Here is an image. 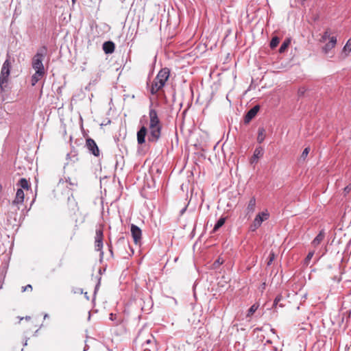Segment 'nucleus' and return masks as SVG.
Listing matches in <instances>:
<instances>
[{"label":"nucleus","mask_w":351,"mask_h":351,"mask_svg":"<svg viewBox=\"0 0 351 351\" xmlns=\"http://www.w3.org/2000/svg\"><path fill=\"white\" fill-rule=\"evenodd\" d=\"M169 70L167 68L162 69L158 72L156 77L154 79L150 88V93L152 95L156 94L164 87L166 82L169 77Z\"/></svg>","instance_id":"1"},{"label":"nucleus","mask_w":351,"mask_h":351,"mask_svg":"<svg viewBox=\"0 0 351 351\" xmlns=\"http://www.w3.org/2000/svg\"><path fill=\"white\" fill-rule=\"evenodd\" d=\"M47 53V47L46 46H43L37 50L32 62V68L35 71H39L40 72H45L43 62Z\"/></svg>","instance_id":"2"},{"label":"nucleus","mask_w":351,"mask_h":351,"mask_svg":"<svg viewBox=\"0 0 351 351\" xmlns=\"http://www.w3.org/2000/svg\"><path fill=\"white\" fill-rule=\"evenodd\" d=\"M162 125H149L147 141L149 143H156L161 136Z\"/></svg>","instance_id":"3"},{"label":"nucleus","mask_w":351,"mask_h":351,"mask_svg":"<svg viewBox=\"0 0 351 351\" xmlns=\"http://www.w3.org/2000/svg\"><path fill=\"white\" fill-rule=\"evenodd\" d=\"M269 214L267 210L259 213L254 218L253 222L250 226V230L252 232L256 231L262 224L264 221L269 219Z\"/></svg>","instance_id":"4"},{"label":"nucleus","mask_w":351,"mask_h":351,"mask_svg":"<svg viewBox=\"0 0 351 351\" xmlns=\"http://www.w3.org/2000/svg\"><path fill=\"white\" fill-rule=\"evenodd\" d=\"M95 247L97 251H100L101 256H103L104 252L101 250L103 247V230L101 229L96 230Z\"/></svg>","instance_id":"5"},{"label":"nucleus","mask_w":351,"mask_h":351,"mask_svg":"<svg viewBox=\"0 0 351 351\" xmlns=\"http://www.w3.org/2000/svg\"><path fill=\"white\" fill-rule=\"evenodd\" d=\"M10 69H11V63L10 61V56H7V58L3 62L2 65V68L1 70L0 77H5V78H9L10 74Z\"/></svg>","instance_id":"6"},{"label":"nucleus","mask_w":351,"mask_h":351,"mask_svg":"<svg viewBox=\"0 0 351 351\" xmlns=\"http://www.w3.org/2000/svg\"><path fill=\"white\" fill-rule=\"evenodd\" d=\"M86 146L87 147L88 149L89 150V152L93 154L95 156H99V149L95 143V141L90 138H88L86 139Z\"/></svg>","instance_id":"7"},{"label":"nucleus","mask_w":351,"mask_h":351,"mask_svg":"<svg viewBox=\"0 0 351 351\" xmlns=\"http://www.w3.org/2000/svg\"><path fill=\"white\" fill-rule=\"evenodd\" d=\"M131 234L136 244H138L141 241L142 231L140 228L134 224L131 226Z\"/></svg>","instance_id":"8"},{"label":"nucleus","mask_w":351,"mask_h":351,"mask_svg":"<svg viewBox=\"0 0 351 351\" xmlns=\"http://www.w3.org/2000/svg\"><path fill=\"white\" fill-rule=\"evenodd\" d=\"M149 125H162L160 119L158 116V113L155 109L149 108Z\"/></svg>","instance_id":"9"},{"label":"nucleus","mask_w":351,"mask_h":351,"mask_svg":"<svg viewBox=\"0 0 351 351\" xmlns=\"http://www.w3.org/2000/svg\"><path fill=\"white\" fill-rule=\"evenodd\" d=\"M260 109L259 106L256 105L252 108L245 114L244 117L245 123H248L256 115Z\"/></svg>","instance_id":"10"},{"label":"nucleus","mask_w":351,"mask_h":351,"mask_svg":"<svg viewBox=\"0 0 351 351\" xmlns=\"http://www.w3.org/2000/svg\"><path fill=\"white\" fill-rule=\"evenodd\" d=\"M147 134V128L145 126H142L137 132V142L138 144L142 145L145 142V137Z\"/></svg>","instance_id":"11"},{"label":"nucleus","mask_w":351,"mask_h":351,"mask_svg":"<svg viewBox=\"0 0 351 351\" xmlns=\"http://www.w3.org/2000/svg\"><path fill=\"white\" fill-rule=\"evenodd\" d=\"M65 179V182L68 184V185L66 186L68 188H69L70 189H73V187H75L77 186V180L76 178H71V177H67V178H64ZM64 181L63 180V179H60L59 180V182H58V184H60L61 183H64Z\"/></svg>","instance_id":"12"},{"label":"nucleus","mask_w":351,"mask_h":351,"mask_svg":"<svg viewBox=\"0 0 351 351\" xmlns=\"http://www.w3.org/2000/svg\"><path fill=\"white\" fill-rule=\"evenodd\" d=\"M24 201V192L22 189H18L16 193L15 199L12 201L13 205L22 204Z\"/></svg>","instance_id":"13"},{"label":"nucleus","mask_w":351,"mask_h":351,"mask_svg":"<svg viewBox=\"0 0 351 351\" xmlns=\"http://www.w3.org/2000/svg\"><path fill=\"white\" fill-rule=\"evenodd\" d=\"M115 45L112 41H106L103 44V50L107 54L112 53L114 51Z\"/></svg>","instance_id":"14"},{"label":"nucleus","mask_w":351,"mask_h":351,"mask_svg":"<svg viewBox=\"0 0 351 351\" xmlns=\"http://www.w3.org/2000/svg\"><path fill=\"white\" fill-rule=\"evenodd\" d=\"M154 343V337L152 335H149V337L142 343V346L144 348V351H151L150 348L147 347V346L150 345L153 346Z\"/></svg>","instance_id":"15"},{"label":"nucleus","mask_w":351,"mask_h":351,"mask_svg":"<svg viewBox=\"0 0 351 351\" xmlns=\"http://www.w3.org/2000/svg\"><path fill=\"white\" fill-rule=\"evenodd\" d=\"M325 237V233L323 230L320 231L316 237L313 240L312 245L314 247L317 246L323 241Z\"/></svg>","instance_id":"16"},{"label":"nucleus","mask_w":351,"mask_h":351,"mask_svg":"<svg viewBox=\"0 0 351 351\" xmlns=\"http://www.w3.org/2000/svg\"><path fill=\"white\" fill-rule=\"evenodd\" d=\"M45 72H40L37 71L32 77V85L35 86L36 84L43 77Z\"/></svg>","instance_id":"17"},{"label":"nucleus","mask_w":351,"mask_h":351,"mask_svg":"<svg viewBox=\"0 0 351 351\" xmlns=\"http://www.w3.org/2000/svg\"><path fill=\"white\" fill-rule=\"evenodd\" d=\"M255 207H256V198L254 197H252L250 199L247 206V213H253L255 210Z\"/></svg>","instance_id":"18"},{"label":"nucleus","mask_w":351,"mask_h":351,"mask_svg":"<svg viewBox=\"0 0 351 351\" xmlns=\"http://www.w3.org/2000/svg\"><path fill=\"white\" fill-rule=\"evenodd\" d=\"M8 79L9 78L0 77V90L1 93L6 91L8 84Z\"/></svg>","instance_id":"19"},{"label":"nucleus","mask_w":351,"mask_h":351,"mask_svg":"<svg viewBox=\"0 0 351 351\" xmlns=\"http://www.w3.org/2000/svg\"><path fill=\"white\" fill-rule=\"evenodd\" d=\"M263 155V150L261 147H257L254 152L253 156L251 159V162L256 161Z\"/></svg>","instance_id":"20"},{"label":"nucleus","mask_w":351,"mask_h":351,"mask_svg":"<svg viewBox=\"0 0 351 351\" xmlns=\"http://www.w3.org/2000/svg\"><path fill=\"white\" fill-rule=\"evenodd\" d=\"M265 138V130L264 128H259L258 130L257 141L259 143H263Z\"/></svg>","instance_id":"21"},{"label":"nucleus","mask_w":351,"mask_h":351,"mask_svg":"<svg viewBox=\"0 0 351 351\" xmlns=\"http://www.w3.org/2000/svg\"><path fill=\"white\" fill-rule=\"evenodd\" d=\"M23 189H28L29 186L28 181L25 178H21L17 184Z\"/></svg>","instance_id":"22"},{"label":"nucleus","mask_w":351,"mask_h":351,"mask_svg":"<svg viewBox=\"0 0 351 351\" xmlns=\"http://www.w3.org/2000/svg\"><path fill=\"white\" fill-rule=\"evenodd\" d=\"M259 304L257 303L254 304L251 306V307L248 309L247 313V317H250L258 308Z\"/></svg>","instance_id":"23"},{"label":"nucleus","mask_w":351,"mask_h":351,"mask_svg":"<svg viewBox=\"0 0 351 351\" xmlns=\"http://www.w3.org/2000/svg\"><path fill=\"white\" fill-rule=\"evenodd\" d=\"M226 221L225 217H221L215 223L214 228H213V232H216L219 228H220Z\"/></svg>","instance_id":"24"},{"label":"nucleus","mask_w":351,"mask_h":351,"mask_svg":"<svg viewBox=\"0 0 351 351\" xmlns=\"http://www.w3.org/2000/svg\"><path fill=\"white\" fill-rule=\"evenodd\" d=\"M279 43H280L279 38H278L277 36L272 38V39L270 41V44H269L270 47L271 49H274L275 47H276L278 46Z\"/></svg>","instance_id":"25"},{"label":"nucleus","mask_w":351,"mask_h":351,"mask_svg":"<svg viewBox=\"0 0 351 351\" xmlns=\"http://www.w3.org/2000/svg\"><path fill=\"white\" fill-rule=\"evenodd\" d=\"M289 45V41L283 42V43L281 45V46L279 49V52L280 53L285 52L286 51V49H287Z\"/></svg>","instance_id":"26"},{"label":"nucleus","mask_w":351,"mask_h":351,"mask_svg":"<svg viewBox=\"0 0 351 351\" xmlns=\"http://www.w3.org/2000/svg\"><path fill=\"white\" fill-rule=\"evenodd\" d=\"M309 152H310V148L308 147H306L302 154H301V156H300V159L302 160H305L306 158L307 157L308 154H309Z\"/></svg>","instance_id":"27"},{"label":"nucleus","mask_w":351,"mask_h":351,"mask_svg":"<svg viewBox=\"0 0 351 351\" xmlns=\"http://www.w3.org/2000/svg\"><path fill=\"white\" fill-rule=\"evenodd\" d=\"M335 47V46L332 45V44H330V42L326 43L325 46L323 47L324 51L326 53H328L331 49Z\"/></svg>","instance_id":"28"},{"label":"nucleus","mask_w":351,"mask_h":351,"mask_svg":"<svg viewBox=\"0 0 351 351\" xmlns=\"http://www.w3.org/2000/svg\"><path fill=\"white\" fill-rule=\"evenodd\" d=\"M314 255V252H309L308 254H307L305 260H304V263L306 265H308L310 261L311 260L312 257Z\"/></svg>","instance_id":"29"},{"label":"nucleus","mask_w":351,"mask_h":351,"mask_svg":"<svg viewBox=\"0 0 351 351\" xmlns=\"http://www.w3.org/2000/svg\"><path fill=\"white\" fill-rule=\"evenodd\" d=\"M343 50L345 51H351V40H349L346 45L343 47Z\"/></svg>","instance_id":"30"},{"label":"nucleus","mask_w":351,"mask_h":351,"mask_svg":"<svg viewBox=\"0 0 351 351\" xmlns=\"http://www.w3.org/2000/svg\"><path fill=\"white\" fill-rule=\"evenodd\" d=\"M274 258H275L274 253V252H270V254L269 255V257H268V262H267V265H268L271 264V263L274 260Z\"/></svg>","instance_id":"31"},{"label":"nucleus","mask_w":351,"mask_h":351,"mask_svg":"<svg viewBox=\"0 0 351 351\" xmlns=\"http://www.w3.org/2000/svg\"><path fill=\"white\" fill-rule=\"evenodd\" d=\"M281 299H282V296L280 295H277L274 300L273 306L276 307L278 305V302L281 300Z\"/></svg>","instance_id":"32"},{"label":"nucleus","mask_w":351,"mask_h":351,"mask_svg":"<svg viewBox=\"0 0 351 351\" xmlns=\"http://www.w3.org/2000/svg\"><path fill=\"white\" fill-rule=\"evenodd\" d=\"M223 263V261H221V258H217L213 263V265L215 267H217V266L220 265Z\"/></svg>","instance_id":"33"},{"label":"nucleus","mask_w":351,"mask_h":351,"mask_svg":"<svg viewBox=\"0 0 351 351\" xmlns=\"http://www.w3.org/2000/svg\"><path fill=\"white\" fill-rule=\"evenodd\" d=\"M330 43L332 44L333 46H335L337 43V38L335 36H332L330 38Z\"/></svg>","instance_id":"34"},{"label":"nucleus","mask_w":351,"mask_h":351,"mask_svg":"<svg viewBox=\"0 0 351 351\" xmlns=\"http://www.w3.org/2000/svg\"><path fill=\"white\" fill-rule=\"evenodd\" d=\"M329 37H330V34H329L328 31H326L322 36V40H326Z\"/></svg>","instance_id":"35"},{"label":"nucleus","mask_w":351,"mask_h":351,"mask_svg":"<svg viewBox=\"0 0 351 351\" xmlns=\"http://www.w3.org/2000/svg\"><path fill=\"white\" fill-rule=\"evenodd\" d=\"M350 191H351V184H349L344 188L345 194L350 193Z\"/></svg>","instance_id":"36"},{"label":"nucleus","mask_w":351,"mask_h":351,"mask_svg":"<svg viewBox=\"0 0 351 351\" xmlns=\"http://www.w3.org/2000/svg\"><path fill=\"white\" fill-rule=\"evenodd\" d=\"M22 289H23L22 291L24 292L25 291H27L28 289L32 290V287L30 285H27L25 287H23Z\"/></svg>","instance_id":"37"},{"label":"nucleus","mask_w":351,"mask_h":351,"mask_svg":"<svg viewBox=\"0 0 351 351\" xmlns=\"http://www.w3.org/2000/svg\"><path fill=\"white\" fill-rule=\"evenodd\" d=\"M186 206H185L184 208H183L181 210H180V215H183L184 213L186 211Z\"/></svg>","instance_id":"38"},{"label":"nucleus","mask_w":351,"mask_h":351,"mask_svg":"<svg viewBox=\"0 0 351 351\" xmlns=\"http://www.w3.org/2000/svg\"><path fill=\"white\" fill-rule=\"evenodd\" d=\"M97 80H93V81L90 82V84H89V85H91L92 84H95L97 83Z\"/></svg>","instance_id":"39"},{"label":"nucleus","mask_w":351,"mask_h":351,"mask_svg":"<svg viewBox=\"0 0 351 351\" xmlns=\"http://www.w3.org/2000/svg\"><path fill=\"white\" fill-rule=\"evenodd\" d=\"M141 335H139L137 337V338H136V341H138V340L140 341V340H141Z\"/></svg>","instance_id":"40"},{"label":"nucleus","mask_w":351,"mask_h":351,"mask_svg":"<svg viewBox=\"0 0 351 351\" xmlns=\"http://www.w3.org/2000/svg\"><path fill=\"white\" fill-rule=\"evenodd\" d=\"M49 317V315L48 314H45L44 315V319H46V318H48Z\"/></svg>","instance_id":"41"},{"label":"nucleus","mask_w":351,"mask_h":351,"mask_svg":"<svg viewBox=\"0 0 351 351\" xmlns=\"http://www.w3.org/2000/svg\"><path fill=\"white\" fill-rule=\"evenodd\" d=\"M110 250V253L111 254V255H112V254H113V252H112V248H111V247H110V250Z\"/></svg>","instance_id":"42"},{"label":"nucleus","mask_w":351,"mask_h":351,"mask_svg":"<svg viewBox=\"0 0 351 351\" xmlns=\"http://www.w3.org/2000/svg\"><path fill=\"white\" fill-rule=\"evenodd\" d=\"M110 319H112V318H113V314H112V313H111V314L110 315Z\"/></svg>","instance_id":"43"},{"label":"nucleus","mask_w":351,"mask_h":351,"mask_svg":"<svg viewBox=\"0 0 351 351\" xmlns=\"http://www.w3.org/2000/svg\"><path fill=\"white\" fill-rule=\"evenodd\" d=\"M25 319H26L27 320H29V319H30V317L27 316V317H25Z\"/></svg>","instance_id":"44"},{"label":"nucleus","mask_w":351,"mask_h":351,"mask_svg":"<svg viewBox=\"0 0 351 351\" xmlns=\"http://www.w3.org/2000/svg\"><path fill=\"white\" fill-rule=\"evenodd\" d=\"M72 1V3L74 4L77 0H71Z\"/></svg>","instance_id":"45"},{"label":"nucleus","mask_w":351,"mask_h":351,"mask_svg":"<svg viewBox=\"0 0 351 351\" xmlns=\"http://www.w3.org/2000/svg\"><path fill=\"white\" fill-rule=\"evenodd\" d=\"M1 190H2V186H1V185H0V192L1 191Z\"/></svg>","instance_id":"46"},{"label":"nucleus","mask_w":351,"mask_h":351,"mask_svg":"<svg viewBox=\"0 0 351 351\" xmlns=\"http://www.w3.org/2000/svg\"><path fill=\"white\" fill-rule=\"evenodd\" d=\"M279 306H280V307H282V306H283V305H282V304H280V305H279Z\"/></svg>","instance_id":"47"}]
</instances>
